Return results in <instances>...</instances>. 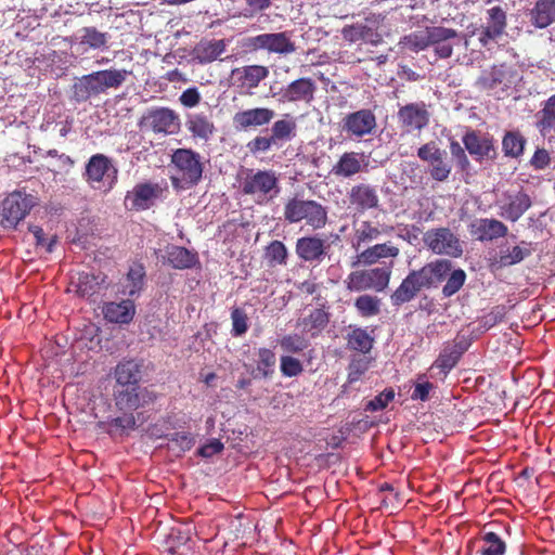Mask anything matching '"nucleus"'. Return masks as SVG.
Wrapping results in <instances>:
<instances>
[{
	"mask_svg": "<svg viewBox=\"0 0 555 555\" xmlns=\"http://www.w3.org/2000/svg\"><path fill=\"white\" fill-rule=\"evenodd\" d=\"M452 262L447 259H436L418 270H412L390 296L393 306L412 301L423 289L436 288L447 279Z\"/></svg>",
	"mask_w": 555,
	"mask_h": 555,
	"instance_id": "nucleus-1",
	"label": "nucleus"
},
{
	"mask_svg": "<svg viewBox=\"0 0 555 555\" xmlns=\"http://www.w3.org/2000/svg\"><path fill=\"white\" fill-rule=\"evenodd\" d=\"M171 184L176 190H189L199 183L204 171L202 156L190 149H178L171 156Z\"/></svg>",
	"mask_w": 555,
	"mask_h": 555,
	"instance_id": "nucleus-2",
	"label": "nucleus"
},
{
	"mask_svg": "<svg viewBox=\"0 0 555 555\" xmlns=\"http://www.w3.org/2000/svg\"><path fill=\"white\" fill-rule=\"evenodd\" d=\"M126 69H105L85 75L73 86V96L77 102H86L92 96L119 88L127 79Z\"/></svg>",
	"mask_w": 555,
	"mask_h": 555,
	"instance_id": "nucleus-3",
	"label": "nucleus"
},
{
	"mask_svg": "<svg viewBox=\"0 0 555 555\" xmlns=\"http://www.w3.org/2000/svg\"><path fill=\"white\" fill-rule=\"evenodd\" d=\"M520 80L521 76L516 68L500 64L482 70L475 81V87L480 91H491L498 99H502L508 96Z\"/></svg>",
	"mask_w": 555,
	"mask_h": 555,
	"instance_id": "nucleus-4",
	"label": "nucleus"
},
{
	"mask_svg": "<svg viewBox=\"0 0 555 555\" xmlns=\"http://www.w3.org/2000/svg\"><path fill=\"white\" fill-rule=\"evenodd\" d=\"M284 218L289 223L305 221L313 230H320L327 222V209L312 199L292 198L285 204Z\"/></svg>",
	"mask_w": 555,
	"mask_h": 555,
	"instance_id": "nucleus-5",
	"label": "nucleus"
},
{
	"mask_svg": "<svg viewBox=\"0 0 555 555\" xmlns=\"http://www.w3.org/2000/svg\"><path fill=\"white\" fill-rule=\"evenodd\" d=\"M37 204L38 198L33 194L20 190L10 193L1 204L0 224L15 228Z\"/></svg>",
	"mask_w": 555,
	"mask_h": 555,
	"instance_id": "nucleus-6",
	"label": "nucleus"
},
{
	"mask_svg": "<svg viewBox=\"0 0 555 555\" xmlns=\"http://www.w3.org/2000/svg\"><path fill=\"white\" fill-rule=\"evenodd\" d=\"M390 275L391 268L386 266L357 270L347 276L346 285L350 292H363L366 289L382 292L388 286Z\"/></svg>",
	"mask_w": 555,
	"mask_h": 555,
	"instance_id": "nucleus-7",
	"label": "nucleus"
},
{
	"mask_svg": "<svg viewBox=\"0 0 555 555\" xmlns=\"http://www.w3.org/2000/svg\"><path fill=\"white\" fill-rule=\"evenodd\" d=\"M143 131L154 133L173 134L179 130V116L167 107H154L146 109L138 121Z\"/></svg>",
	"mask_w": 555,
	"mask_h": 555,
	"instance_id": "nucleus-8",
	"label": "nucleus"
},
{
	"mask_svg": "<svg viewBox=\"0 0 555 555\" xmlns=\"http://www.w3.org/2000/svg\"><path fill=\"white\" fill-rule=\"evenodd\" d=\"M424 244L437 255L459 258L463 255L460 238L449 228L428 230L423 237Z\"/></svg>",
	"mask_w": 555,
	"mask_h": 555,
	"instance_id": "nucleus-9",
	"label": "nucleus"
},
{
	"mask_svg": "<svg viewBox=\"0 0 555 555\" xmlns=\"http://www.w3.org/2000/svg\"><path fill=\"white\" fill-rule=\"evenodd\" d=\"M245 47L257 51L266 50L269 53L288 55L296 51V44L291 39V33H268L260 34L246 39Z\"/></svg>",
	"mask_w": 555,
	"mask_h": 555,
	"instance_id": "nucleus-10",
	"label": "nucleus"
},
{
	"mask_svg": "<svg viewBox=\"0 0 555 555\" xmlns=\"http://www.w3.org/2000/svg\"><path fill=\"white\" fill-rule=\"evenodd\" d=\"M417 157L429 165V173L435 181L443 182L449 178L452 166L447 159V152L435 141L418 147Z\"/></svg>",
	"mask_w": 555,
	"mask_h": 555,
	"instance_id": "nucleus-11",
	"label": "nucleus"
},
{
	"mask_svg": "<svg viewBox=\"0 0 555 555\" xmlns=\"http://www.w3.org/2000/svg\"><path fill=\"white\" fill-rule=\"evenodd\" d=\"M243 192L259 197H275L280 192L276 173L271 170H258L248 175L243 182Z\"/></svg>",
	"mask_w": 555,
	"mask_h": 555,
	"instance_id": "nucleus-12",
	"label": "nucleus"
},
{
	"mask_svg": "<svg viewBox=\"0 0 555 555\" xmlns=\"http://www.w3.org/2000/svg\"><path fill=\"white\" fill-rule=\"evenodd\" d=\"M164 189L158 183H138L125 197V205L131 210H146L162 196Z\"/></svg>",
	"mask_w": 555,
	"mask_h": 555,
	"instance_id": "nucleus-13",
	"label": "nucleus"
},
{
	"mask_svg": "<svg viewBox=\"0 0 555 555\" xmlns=\"http://www.w3.org/2000/svg\"><path fill=\"white\" fill-rule=\"evenodd\" d=\"M118 170L112 164L111 159L104 154H95L90 157L86 165L85 177L87 182L96 188L94 183H101L106 179L107 189H112L116 179Z\"/></svg>",
	"mask_w": 555,
	"mask_h": 555,
	"instance_id": "nucleus-14",
	"label": "nucleus"
},
{
	"mask_svg": "<svg viewBox=\"0 0 555 555\" xmlns=\"http://www.w3.org/2000/svg\"><path fill=\"white\" fill-rule=\"evenodd\" d=\"M462 142L465 150L477 162L494 160L498 156L493 138L489 134L469 130L464 134Z\"/></svg>",
	"mask_w": 555,
	"mask_h": 555,
	"instance_id": "nucleus-15",
	"label": "nucleus"
},
{
	"mask_svg": "<svg viewBox=\"0 0 555 555\" xmlns=\"http://www.w3.org/2000/svg\"><path fill=\"white\" fill-rule=\"evenodd\" d=\"M398 120L405 132L421 131L429 124L430 114L424 102L403 105L398 111Z\"/></svg>",
	"mask_w": 555,
	"mask_h": 555,
	"instance_id": "nucleus-16",
	"label": "nucleus"
},
{
	"mask_svg": "<svg viewBox=\"0 0 555 555\" xmlns=\"http://www.w3.org/2000/svg\"><path fill=\"white\" fill-rule=\"evenodd\" d=\"M275 117V112L268 107H254L240 111L233 116V126L237 131L254 130L269 125Z\"/></svg>",
	"mask_w": 555,
	"mask_h": 555,
	"instance_id": "nucleus-17",
	"label": "nucleus"
},
{
	"mask_svg": "<svg viewBox=\"0 0 555 555\" xmlns=\"http://www.w3.org/2000/svg\"><path fill=\"white\" fill-rule=\"evenodd\" d=\"M498 205L501 217L516 222L531 207L532 202L530 196L521 191L505 192Z\"/></svg>",
	"mask_w": 555,
	"mask_h": 555,
	"instance_id": "nucleus-18",
	"label": "nucleus"
},
{
	"mask_svg": "<svg viewBox=\"0 0 555 555\" xmlns=\"http://www.w3.org/2000/svg\"><path fill=\"white\" fill-rule=\"evenodd\" d=\"M376 128V117L371 109H360L346 115L343 130L350 137L362 138L372 134Z\"/></svg>",
	"mask_w": 555,
	"mask_h": 555,
	"instance_id": "nucleus-19",
	"label": "nucleus"
},
{
	"mask_svg": "<svg viewBox=\"0 0 555 555\" xmlns=\"http://www.w3.org/2000/svg\"><path fill=\"white\" fill-rule=\"evenodd\" d=\"M469 233L477 241L489 242L506 236L508 229L500 220L493 218H479L470 222Z\"/></svg>",
	"mask_w": 555,
	"mask_h": 555,
	"instance_id": "nucleus-20",
	"label": "nucleus"
},
{
	"mask_svg": "<svg viewBox=\"0 0 555 555\" xmlns=\"http://www.w3.org/2000/svg\"><path fill=\"white\" fill-rule=\"evenodd\" d=\"M392 230V227L372 221H362L354 229L352 247L356 250H363L373 242L378 241L384 234H389Z\"/></svg>",
	"mask_w": 555,
	"mask_h": 555,
	"instance_id": "nucleus-21",
	"label": "nucleus"
},
{
	"mask_svg": "<svg viewBox=\"0 0 555 555\" xmlns=\"http://www.w3.org/2000/svg\"><path fill=\"white\" fill-rule=\"evenodd\" d=\"M428 38L435 53L441 59H448L453 53L454 40L459 39V34L452 28L433 26L429 27Z\"/></svg>",
	"mask_w": 555,
	"mask_h": 555,
	"instance_id": "nucleus-22",
	"label": "nucleus"
},
{
	"mask_svg": "<svg viewBox=\"0 0 555 555\" xmlns=\"http://www.w3.org/2000/svg\"><path fill=\"white\" fill-rule=\"evenodd\" d=\"M315 90L317 85L314 80L311 78H299L288 83L281 91V96L284 102L310 103L314 99Z\"/></svg>",
	"mask_w": 555,
	"mask_h": 555,
	"instance_id": "nucleus-23",
	"label": "nucleus"
},
{
	"mask_svg": "<svg viewBox=\"0 0 555 555\" xmlns=\"http://www.w3.org/2000/svg\"><path fill=\"white\" fill-rule=\"evenodd\" d=\"M105 320L111 323L129 324L135 314V305L130 298L105 302L102 308Z\"/></svg>",
	"mask_w": 555,
	"mask_h": 555,
	"instance_id": "nucleus-24",
	"label": "nucleus"
},
{
	"mask_svg": "<svg viewBox=\"0 0 555 555\" xmlns=\"http://www.w3.org/2000/svg\"><path fill=\"white\" fill-rule=\"evenodd\" d=\"M533 253L532 244L521 241L520 244L513 247H500V250L494 258L493 266L498 268H505L517 264L531 256Z\"/></svg>",
	"mask_w": 555,
	"mask_h": 555,
	"instance_id": "nucleus-25",
	"label": "nucleus"
},
{
	"mask_svg": "<svg viewBox=\"0 0 555 555\" xmlns=\"http://www.w3.org/2000/svg\"><path fill=\"white\" fill-rule=\"evenodd\" d=\"M349 201L361 212L377 208L379 204L376 188L365 183L356 184L351 188Z\"/></svg>",
	"mask_w": 555,
	"mask_h": 555,
	"instance_id": "nucleus-26",
	"label": "nucleus"
},
{
	"mask_svg": "<svg viewBox=\"0 0 555 555\" xmlns=\"http://www.w3.org/2000/svg\"><path fill=\"white\" fill-rule=\"evenodd\" d=\"M325 241L318 236H305L296 242V254L305 261L321 262L325 255Z\"/></svg>",
	"mask_w": 555,
	"mask_h": 555,
	"instance_id": "nucleus-27",
	"label": "nucleus"
},
{
	"mask_svg": "<svg viewBox=\"0 0 555 555\" xmlns=\"http://www.w3.org/2000/svg\"><path fill=\"white\" fill-rule=\"evenodd\" d=\"M527 15L532 26L546 28L555 22V0H535Z\"/></svg>",
	"mask_w": 555,
	"mask_h": 555,
	"instance_id": "nucleus-28",
	"label": "nucleus"
},
{
	"mask_svg": "<svg viewBox=\"0 0 555 555\" xmlns=\"http://www.w3.org/2000/svg\"><path fill=\"white\" fill-rule=\"evenodd\" d=\"M399 255V248L390 242L370 245L361 250L357 256V262L363 266H371L383 258H396Z\"/></svg>",
	"mask_w": 555,
	"mask_h": 555,
	"instance_id": "nucleus-29",
	"label": "nucleus"
},
{
	"mask_svg": "<svg viewBox=\"0 0 555 555\" xmlns=\"http://www.w3.org/2000/svg\"><path fill=\"white\" fill-rule=\"evenodd\" d=\"M145 268L140 262H132L129 270L121 282L122 295L137 297L143 291L145 285Z\"/></svg>",
	"mask_w": 555,
	"mask_h": 555,
	"instance_id": "nucleus-30",
	"label": "nucleus"
},
{
	"mask_svg": "<svg viewBox=\"0 0 555 555\" xmlns=\"http://www.w3.org/2000/svg\"><path fill=\"white\" fill-rule=\"evenodd\" d=\"M271 137L276 143V149L282 147L285 143L292 141L297 133V122L295 117L285 114L281 119L273 122L271 129Z\"/></svg>",
	"mask_w": 555,
	"mask_h": 555,
	"instance_id": "nucleus-31",
	"label": "nucleus"
},
{
	"mask_svg": "<svg viewBox=\"0 0 555 555\" xmlns=\"http://www.w3.org/2000/svg\"><path fill=\"white\" fill-rule=\"evenodd\" d=\"M143 364L135 360H127L117 364L114 375L120 386H138L142 378Z\"/></svg>",
	"mask_w": 555,
	"mask_h": 555,
	"instance_id": "nucleus-32",
	"label": "nucleus"
},
{
	"mask_svg": "<svg viewBox=\"0 0 555 555\" xmlns=\"http://www.w3.org/2000/svg\"><path fill=\"white\" fill-rule=\"evenodd\" d=\"M162 257L164 262L179 270L192 268L197 260L196 254L181 246L168 247Z\"/></svg>",
	"mask_w": 555,
	"mask_h": 555,
	"instance_id": "nucleus-33",
	"label": "nucleus"
},
{
	"mask_svg": "<svg viewBox=\"0 0 555 555\" xmlns=\"http://www.w3.org/2000/svg\"><path fill=\"white\" fill-rule=\"evenodd\" d=\"M343 37L350 42L363 40L374 46L382 41L380 36L365 24H356L344 27Z\"/></svg>",
	"mask_w": 555,
	"mask_h": 555,
	"instance_id": "nucleus-34",
	"label": "nucleus"
},
{
	"mask_svg": "<svg viewBox=\"0 0 555 555\" xmlns=\"http://www.w3.org/2000/svg\"><path fill=\"white\" fill-rule=\"evenodd\" d=\"M185 125L193 137L203 140H208L215 131L212 121L202 113L189 115Z\"/></svg>",
	"mask_w": 555,
	"mask_h": 555,
	"instance_id": "nucleus-35",
	"label": "nucleus"
},
{
	"mask_svg": "<svg viewBox=\"0 0 555 555\" xmlns=\"http://www.w3.org/2000/svg\"><path fill=\"white\" fill-rule=\"evenodd\" d=\"M362 169L361 159L357 153H344L333 167V173L338 177L349 178L359 173Z\"/></svg>",
	"mask_w": 555,
	"mask_h": 555,
	"instance_id": "nucleus-36",
	"label": "nucleus"
},
{
	"mask_svg": "<svg viewBox=\"0 0 555 555\" xmlns=\"http://www.w3.org/2000/svg\"><path fill=\"white\" fill-rule=\"evenodd\" d=\"M224 51V40H211L199 43L195 48V56L201 64H208L216 61Z\"/></svg>",
	"mask_w": 555,
	"mask_h": 555,
	"instance_id": "nucleus-37",
	"label": "nucleus"
},
{
	"mask_svg": "<svg viewBox=\"0 0 555 555\" xmlns=\"http://www.w3.org/2000/svg\"><path fill=\"white\" fill-rule=\"evenodd\" d=\"M111 36L107 33H102L95 27H83L80 30V44L86 46L93 50H105L107 49V42Z\"/></svg>",
	"mask_w": 555,
	"mask_h": 555,
	"instance_id": "nucleus-38",
	"label": "nucleus"
},
{
	"mask_svg": "<svg viewBox=\"0 0 555 555\" xmlns=\"http://www.w3.org/2000/svg\"><path fill=\"white\" fill-rule=\"evenodd\" d=\"M526 139L518 131H507L502 140V150L506 157L518 158L524 154Z\"/></svg>",
	"mask_w": 555,
	"mask_h": 555,
	"instance_id": "nucleus-39",
	"label": "nucleus"
},
{
	"mask_svg": "<svg viewBox=\"0 0 555 555\" xmlns=\"http://www.w3.org/2000/svg\"><path fill=\"white\" fill-rule=\"evenodd\" d=\"M233 73H240L243 85L248 88H256L261 80L266 79L269 75V69L261 65H249L242 69H234Z\"/></svg>",
	"mask_w": 555,
	"mask_h": 555,
	"instance_id": "nucleus-40",
	"label": "nucleus"
},
{
	"mask_svg": "<svg viewBox=\"0 0 555 555\" xmlns=\"http://www.w3.org/2000/svg\"><path fill=\"white\" fill-rule=\"evenodd\" d=\"M537 117V127L542 134L555 128V94L547 99Z\"/></svg>",
	"mask_w": 555,
	"mask_h": 555,
	"instance_id": "nucleus-41",
	"label": "nucleus"
},
{
	"mask_svg": "<svg viewBox=\"0 0 555 555\" xmlns=\"http://www.w3.org/2000/svg\"><path fill=\"white\" fill-rule=\"evenodd\" d=\"M328 323V315L323 309H314L302 320L304 327L311 334L317 336Z\"/></svg>",
	"mask_w": 555,
	"mask_h": 555,
	"instance_id": "nucleus-42",
	"label": "nucleus"
},
{
	"mask_svg": "<svg viewBox=\"0 0 555 555\" xmlns=\"http://www.w3.org/2000/svg\"><path fill=\"white\" fill-rule=\"evenodd\" d=\"M373 338L365 330L356 328L348 334V347L350 349L366 353L372 349Z\"/></svg>",
	"mask_w": 555,
	"mask_h": 555,
	"instance_id": "nucleus-43",
	"label": "nucleus"
},
{
	"mask_svg": "<svg viewBox=\"0 0 555 555\" xmlns=\"http://www.w3.org/2000/svg\"><path fill=\"white\" fill-rule=\"evenodd\" d=\"M138 386H130L116 392V405L120 410H137L139 408Z\"/></svg>",
	"mask_w": 555,
	"mask_h": 555,
	"instance_id": "nucleus-44",
	"label": "nucleus"
},
{
	"mask_svg": "<svg viewBox=\"0 0 555 555\" xmlns=\"http://www.w3.org/2000/svg\"><path fill=\"white\" fill-rule=\"evenodd\" d=\"M428 37L429 27H426L425 30L414 31L404 36L401 43H403L411 51L418 52L430 46V39Z\"/></svg>",
	"mask_w": 555,
	"mask_h": 555,
	"instance_id": "nucleus-45",
	"label": "nucleus"
},
{
	"mask_svg": "<svg viewBox=\"0 0 555 555\" xmlns=\"http://www.w3.org/2000/svg\"><path fill=\"white\" fill-rule=\"evenodd\" d=\"M100 283L99 276L88 272L80 273L76 282V292L81 297H89L98 291Z\"/></svg>",
	"mask_w": 555,
	"mask_h": 555,
	"instance_id": "nucleus-46",
	"label": "nucleus"
},
{
	"mask_svg": "<svg viewBox=\"0 0 555 555\" xmlns=\"http://www.w3.org/2000/svg\"><path fill=\"white\" fill-rule=\"evenodd\" d=\"M275 362L276 358L272 350L268 348H260L258 350V364L256 369L257 375H260L264 378L271 376Z\"/></svg>",
	"mask_w": 555,
	"mask_h": 555,
	"instance_id": "nucleus-47",
	"label": "nucleus"
},
{
	"mask_svg": "<svg viewBox=\"0 0 555 555\" xmlns=\"http://www.w3.org/2000/svg\"><path fill=\"white\" fill-rule=\"evenodd\" d=\"M354 307L362 317H373L379 313L380 300L371 295H362L356 299Z\"/></svg>",
	"mask_w": 555,
	"mask_h": 555,
	"instance_id": "nucleus-48",
	"label": "nucleus"
},
{
	"mask_svg": "<svg viewBox=\"0 0 555 555\" xmlns=\"http://www.w3.org/2000/svg\"><path fill=\"white\" fill-rule=\"evenodd\" d=\"M483 546L481 548L482 555H503L505 553V543L494 532H486L482 535Z\"/></svg>",
	"mask_w": 555,
	"mask_h": 555,
	"instance_id": "nucleus-49",
	"label": "nucleus"
},
{
	"mask_svg": "<svg viewBox=\"0 0 555 555\" xmlns=\"http://www.w3.org/2000/svg\"><path fill=\"white\" fill-rule=\"evenodd\" d=\"M447 283L442 288V294L444 297H451L455 293H457L465 283L466 273L462 269L451 270L448 274Z\"/></svg>",
	"mask_w": 555,
	"mask_h": 555,
	"instance_id": "nucleus-50",
	"label": "nucleus"
},
{
	"mask_svg": "<svg viewBox=\"0 0 555 555\" xmlns=\"http://www.w3.org/2000/svg\"><path fill=\"white\" fill-rule=\"evenodd\" d=\"M280 346L285 352L297 353L308 347V341L299 334H289L280 339Z\"/></svg>",
	"mask_w": 555,
	"mask_h": 555,
	"instance_id": "nucleus-51",
	"label": "nucleus"
},
{
	"mask_svg": "<svg viewBox=\"0 0 555 555\" xmlns=\"http://www.w3.org/2000/svg\"><path fill=\"white\" fill-rule=\"evenodd\" d=\"M461 357L462 356L459 354V351H456L455 349L448 345L444 347L439 358L436 360L435 364L442 371L449 372L456 365Z\"/></svg>",
	"mask_w": 555,
	"mask_h": 555,
	"instance_id": "nucleus-52",
	"label": "nucleus"
},
{
	"mask_svg": "<svg viewBox=\"0 0 555 555\" xmlns=\"http://www.w3.org/2000/svg\"><path fill=\"white\" fill-rule=\"evenodd\" d=\"M266 257L272 264H285L287 249L280 241H273L266 249Z\"/></svg>",
	"mask_w": 555,
	"mask_h": 555,
	"instance_id": "nucleus-53",
	"label": "nucleus"
},
{
	"mask_svg": "<svg viewBox=\"0 0 555 555\" xmlns=\"http://www.w3.org/2000/svg\"><path fill=\"white\" fill-rule=\"evenodd\" d=\"M247 149L253 155L268 153L273 147H276V143L271 135L263 137L257 135L247 143Z\"/></svg>",
	"mask_w": 555,
	"mask_h": 555,
	"instance_id": "nucleus-54",
	"label": "nucleus"
},
{
	"mask_svg": "<svg viewBox=\"0 0 555 555\" xmlns=\"http://www.w3.org/2000/svg\"><path fill=\"white\" fill-rule=\"evenodd\" d=\"M194 443L193 437L184 431L181 433H175L171 435V438L169 439V448L172 451L177 452H184L186 450H190Z\"/></svg>",
	"mask_w": 555,
	"mask_h": 555,
	"instance_id": "nucleus-55",
	"label": "nucleus"
},
{
	"mask_svg": "<svg viewBox=\"0 0 555 555\" xmlns=\"http://www.w3.org/2000/svg\"><path fill=\"white\" fill-rule=\"evenodd\" d=\"M304 371L301 362L291 356H283L281 358V372L284 376L295 377Z\"/></svg>",
	"mask_w": 555,
	"mask_h": 555,
	"instance_id": "nucleus-56",
	"label": "nucleus"
},
{
	"mask_svg": "<svg viewBox=\"0 0 555 555\" xmlns=\"http://www.w3.org/2000/svg\"><path fill=\"white\" fill-rule=\"evenodd\" d=\"M231 320H232V334L233 336H242L247 332L248 325H247V315L246 313L240 309L235 308L231 312Z\"/></svg>",
	"mask_w": 555,
	"mask_h": 555,
	"instance_id": "nucleus-57",
	"label": "nucleus"
},
{
	"mask_svg": "<svg viewBox=\"0 0 555 555\" xmlns=\"http://www.w3.org/2000/svg\"><path fill=\"white\" fill-rule=\"evenodd\" d=\"M395 398V391L392 389H385L383 392L377 395L374 399L370 400L365 405V411H379L387 406Z\"/></svg>",
	"mask_w": 555,
	"mask_h": 555,
	"instance_id": "nucleus-58",
	"label": "nucleus"
},
{
	"mask_svg": "<svg viewBox=\"0 0 555 555\" xmlns=\"http://www.w3.org/2000/svg\"><path fill=\"white\" fill-rule=\"evenodd\" d=\"M450 152L454 160L456 162L457 166L462 170H466L469 168L470 163L468 160V157L465 153V149L462 147V145L457 141H451L450 143Z\"/></svg>",
	"mask_w": 555,
	"mask_h": 555,
	"instance_id": "nucleus-59",
	"label": "nucleus"
},
{
	"mask_svg": "<svg viewBox=\"0 0 555 555\" xmlns=\"http://www.w3.org/2000/svg\"><path fill=\"white\" fill-rule=\"evenodd\" d=\"M489 23L491 27H495L500 31L504 33L506 26V14L500 7H493L489 11Z\"/></svg>",
	"mask_w": 555,
	"mask_h": 555,
	"instance_id": "nucleus-60",
	"label": "nucleus"
},
{
	"mask_svg": "<svg viewBox=\"0 0 555 555\" xmlns=\"http://www.w3.org/2000/svg\"><path fill=\"white\" fill-rule=\"evenodd\" d=\"M137 426L135 417L133 414H124L122 416H118L113 418L109 422V427L119 429L120 431H125L128 429H134Z\"/></svg>",
	"mask_w": 555,
	"mask_h": 555,
	"instance_id": "nucleus-61",
	"label": "nucleus"
},
{
	"mask_svg": "<svg viewBox=\"0 0 555 555\" xmlns=\"http://www.w3.org/2000/svg\"><path fill=\"white\" fill-rule=\"evenodd\" d=\"M201 101V94L196 88H189L180 95V102L185 107H194Z\"/></svg>",
	"mask_w": 555,
	"mask_h": 555,
	"instance_id": "nucleus-62",
	"label": "nucleus"
},
{
	"mask_svg": "<svg viewBox=\"0 0 555 555\" xmlns=\"http://www.w3.org/2000/svg\"><path fill=\"white\" fill-rule=\"evenodd\" d=\"M434 388V385L429 382L417 383L414 387L411 398L413 400L427 401L429 399V392Z\"/></svg>",
	"mask_w": 555,
	"mask_h": 555,
	"instance_id": "nucleus-63",
	"label": "nucleus"
},
{
	"mask_svg": "<svg viewBox=\"0 0 555 555\" xmlns=\"http://www.w3.org/2000/svg\"><path fill=\"white\" fill-rule=\"evenodd\" d=\"M222 450L223 444L218 439H212L198 450V454L203 457H211L215 454L220 453Z\"/></svg>",
	"mask_w": 555,
	"mask_h": 555,
	"instance_id": "nucleus-64",
	"label": "nucleus"
}]
</instances>
